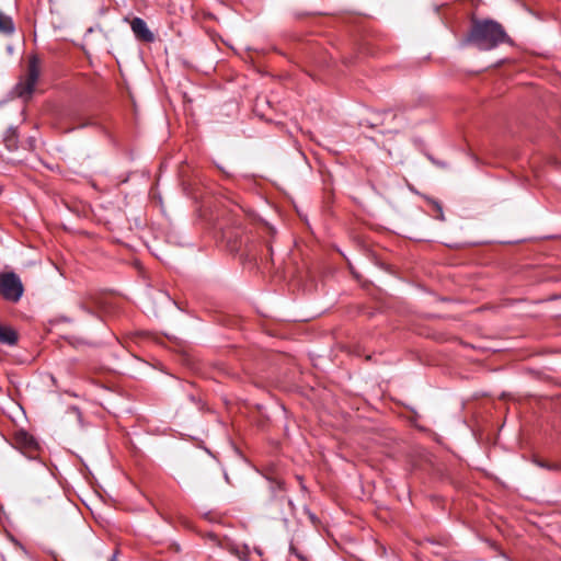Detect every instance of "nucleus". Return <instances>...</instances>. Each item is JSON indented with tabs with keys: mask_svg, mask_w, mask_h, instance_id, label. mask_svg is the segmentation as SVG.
<instances>
[{
	"mask_svg": "<svg viewBox=\"0 0 561 561\" xmlns=\"http://www.w3.org/2000/svg\"><path fill=\"white\" fill-rule=\"evenodd\" d=\"M14 32V24L10 16L0 12V33L10 35Z\"/></svg>",
	"mask_w": 561,
	"mask_h": 561,
	"instance_id": "1a4fd4ad",
	"label": "nucleus"
},
{
	"mask_svg": "<svg viewBox=\"0 0 561 561\" xmlns=\"http://www.w3.org/2000/svg\"><path fill=\"white\" fill-rule=\"evenodd\" d=\"M0 294L8 300L18 301L23 294L19 276L12 272L0 275Z\"/></svg>",
	"mask_w": 561,
	"mask_h": 561,
	"instance_id": "7ed1b4c3",
	"label": "nucleus"
},
{
	"mask_svg": "<svg viewBox=\"0 0 561 561\" xmlns=\"http://www.w3.org/2000/svg\"><path fill=\"white\" fill-rule=\"evenodd\" d=\"M8 442L25 458L31 461H36L41 467H45V462L42 459L43 447L28 432L22 428H16L11 434V438Z\"/></svg>",
	"mask_w": 561,
	"mask_h": 561,
	"instance_id": "f03ea898",
	"label": "nucleus"
},
{
	"mask_svg": "<svg viewBox=\"0 0 561 561\" xmlns=\"http://www.w3.org/2000/svg\"><path fill=\"white\" fill-rule=\"evenodd\" d=\"M130 27L138 39L147 43L153 42L154 35L142 19L134 18L130 22Z\"/></svg>",
	"mask_w": 561,
	"mask_h": 561,
	"instance_id": "423d86ee",
	"label": "nucleus"
},
{
	"mask_svg": "<svg viewBox=\"0 0 561 561\" xmlns=\"http://www.w3.org/2000/svg\"><path fill=\"white\" fill-rule=\"evenodd\" d=\"M10 135L5 137V144L9 149H12L15 147V131L14 129H9Z\"/></svg>",
	"mask_w": 561,
	"mask_h": 561,
	"instance_id": "9d476101",
	"label": "nucleus"
},
{
	"mask_svg": "<svg viewBox=\"0 0 561 561\" xmlns=\"http://www.w3.org/2000/svg\"><path fill=\"white\" fill-rule=\"evenodd\" d=\"M71 413H72V416H75V417H81V414H80L78 408H76V407L71 408Z\"/></svg>",
	"mask_w": 561,
	"mask_h": 561,
	"instance_id": "f8f14e48",
	"label": "nucleus"
},
{
	"mask_svg": "<svg viewBox=\"0 0 561 561\" xmlns=\"http://www.w3.org/2000/svg\"><path fill=\"white\" fill-rule=\"evenodd\" d=\"M18 336L12 328L0 325V342L8 345L16 343Z\"/></svg>",
	"mask_w": 561,
	"mask_h": 561,
	"instance_id": "6e6552de",
	"label": "nucleus"
},
{
	"mask_svg": "<svg viewBox=\"0 0 561 561\" xmlns=\"http://www.w3.org/2000/svg\"><path fill=\"white\" fill-rule=\"evenodd\" d=\"M90 124H91V123H90V122H88V121H84V122H83V121H82V122L80 121V122L78 123V127H84V126H88V125H90Z\"/></svg>",
	"mask_w": 561,
	"mask_h": 561,
	"instance_id": "4468645a",
	"label": "nucleus"
},
{
	"mask_svg": "<svg viewBox=\"0 0 561 561\" xmlns=\"http://www.w3.org/2000/svg\"><path fill=\"white\" fill-rule=\"evenodd\" d=\"M534 461H535V463H536L537 466H539V467H541V468L549 469V470L557 469V466L549 465V463H547V462H545V461L537 460V459H535Z\"/></svg>",
	"mask_w": 561,
	"mask_h": 561,
	"instance_id": "9b49d317",
	"label": "nucleus"
},
{
	"mask_svg": "<svg viewBox=\"0 0 561 561\" xmlns=\"http://www.w3.org/2000/svg\"><path fill=\"white\" fill-rule=\"evenodd\" d=\"M110 561H116V556H113Z\"/></svg>",
	"mask_w": 561,
	"mask_h": 561,
	"instance_id": "dca6fc26",
	"label": "nucleus"
},
{
	"mask_svg": "<svg viewBox=\"0 0 561 561\" xmlns=\"http://www.w3.org/2000/svg\"><path fill=\"white\" fill-rule=\"evenodd\" d=\"M227 550L236 556L240 561H249L248 556L250 553L249 547L243 545H237V543H229L227 547Z\"/></svg>",
	"mask_w": 561,
	"mask_h": 561,
	"instance_id": "0eeeda50",
	"label": "nucleus"
},
{
	"mask_svg": "<svg viewBox=\"0 0 561 561\" xmlns=\"http://www.w3.org/2000/svg\"><path fill=\"white\" fill-rule=\"evenodd\" d=\"M39 77V59L32 56L28 62L26 79L16 87L18 94L21 98H28L34 91V87Z\"/></svg>",
	"mask_w": 561,
	"mask_h": 561,
	"instance_id": "20e7f679",
	"label": "nucleus"
},
{
	"mask_svg": "<svg viewBox=\"0 0 561 561\" xmlns=\"http://www.w3.org/2000/svg\"><path fill=\"white\" fill-rule=\"evenodd\" d=\"M254 550H255V552H256V553H257L259 556H261V554H262V551H261V549H259V548H255Z\"/></svg>",
	"mask_w": 561,
	"mask_h": 561,
	"instance_id": "2eb2a0df",
	"label": "nucleus"
},
{
	"mask_svg": "<svg viewBox=\"0 0 561 561\" xmlns=\"http://www.w3.org/2000/svg\"><path fill=\"white\" fill-rule=\"evenodd\" d=\"M270 482V492L272 494V500L277 502L280 507L286 503L289 507L293 506V502L288 499L284 491V482L275 477H266Z\"/></svg>",
	"mask_w": 561,
	"mask_h": 561,
	"instance_id": "39448f33",
	"label": "nucleus"
},
{
	"mask_svg": "<svg viewBox=\"0 0 561 561\" xmlns=\"http://www.w3.org/2000/svg\"><path fill=\"white\" fill-rule=\"evenodd\" d=\"M507 39L508 37L501 24L492 20H484L473 21L466 42L480 50H490Z\"/></svg>",
	"mask_w": 561,
	"mask_h": 561,
	"instance_id": "f257e3e1",
	"label": "nucleus"
},
{
	"mask_svg": "<svg viewBox=\"0 0 561 561\" xmlns=\"http://www.w3.org/2000/svg\"><path fill=\"white\" fill-rule=\"evenodd\" d=\"M436 208H437V210L439 211V216H438V218H439L440 220H444V215H443V211H442V207H440L438 204H436Z\"/></svg>",
	"mask_w": 561,
	"mask_h": 561,
	"instance_id": "ddd939ff",
	"label": "nucleus"
}]
</instances>
